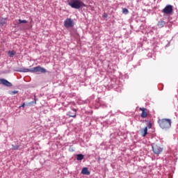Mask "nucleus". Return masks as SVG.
I'll list each match as a JSON object with an SVG mask.
<instances>
[{
    "label": "nucleus",
    "mask_w": 178,
    "mask_h": 178,
    "mask_svg": "<svg viewBox=\"0 0 178 178\" xmlns=\"http://www.w3.org/2000/svg\"><path fill=\"white\" fill-rule=\"evenodd\" d=\"M140 133L143 136V137H145L147 134H148V127H145L144 129H142L140 130Z\"/></svg>",
    "instance_id": "nucleus-10"
},
{
    "label": "nucleus",
    "mask_w": 178,
    "mask_h": 178,
    "mask_svg": "<svg viewBox=\"0 0 178 178\" xmlns=\"http://www.w3.org/2000/svg\"><path fill=\"white\" fill-rule=\"evenodd\" d=\"M24 106H26V104H23L21 106H20V108H24Z\"/></svg>",
    "instance_id": "nucleus-20"
},
{
    "label": "nucleus",
    "mask_w": 178,
    "mask_h": 178,
    "mask_svg": "<svg viewBox=\"0 0 178 178\" xmlns=\"http://www.w3.org/2000/svg\"><path fill=\"white\" fill-rule=\"evenodd\" d=\"M17 72H21L22 73H34L40 72V73H47V70L41 66H37L31 69L29 68H20Z\"/></svg>",
    "instance_id": "nucleus-1"
},
{
    "label": "nucleus",
    "mask_w": 178,
    "mask_h": 178,
    "mask_svg": "<svg viewBox=\"0 0 178 178\" xmlns=\"http://www.w3.org/2000/svg\"><path fill=\"white\" fill-rule=\"evenodd\" d=\"M18 22H19V24L27 23V20H26V19H23V20H22V19H19L18 20Z\"/></svg>",
    "instance_id": "nucleus-16"
},
{
    "label": "nucleus",
    "mask_w": 178,
    "mask_h": 178,
    "mask_svg": "<svg viewBox=\"0 0 178 178\" xmlns=\"http://www.w3.org/2000/svg\"><path fill=\"white\" fill-rule=\"evenodd\" d=\"M122 13H124V15H127L129 13V10L127 8H123Z\"/></svg>",
    "instance_id": "nucleus-17"
},
{
    "label": "nucleus",
    "mask_w": 178,
    "mask_h": 178,
    "mask_svg": "<svg viewBox=\"0 0 178 178\" xmlns=\"http://www.w3.org/2000/svg\"><path fill=\"white\" fill-rule=\"evenodd\" d=\"M0 84H3L6 87H12V83L5 79H0Z\"/></svg>",
    "instance_id": "nucleus-7"
},
{
    "label": "nucleus",
    "mask_w": 178,
    "mask_h": 178,
    "mask_svg": "<svg viewBox=\"0 0 178 178\" xmlns=\"http://www.w3.org/2000/svg\"><path fill=\"white\" fill-rule=\"evenodd\" d=\"M35 97V104H37V100L35 99V96H34Z\"/></svg>",
    "instance_id": "nucleus-23"
},
{
    "label": "nucleus",
    "mask_w": 178,
    "mask_h": 178,
    "mask_svg": "<svg viewBox=\"0 0 178 178\" xmlns=\"http://www.w3.org/2000/svg\"><path fill=\"white\" fill-rule=\"evenodd\" d=\"M104 17H108V15H107V14H105V15H104Z\"/></svg>",
    "instance_id": "nucleus-22"
},
{
    "label": "nucleus",
    "mask_w": 178,
    "mask_h": 178,
    "mask_svg": "<svg viewBox=\"0 0 178 178\" xmlns=\"http://www.w3.org/2000/svg\"><path fill=\"white\" fill-rule=\"evenodd\" d=\"M158 124L163 130H168L172 127V120L168 118H163L158 120Z\"/></svg>",
    "instance_id": "nucleus-2"
},
{
    "label": "nucleus",
    "mask_w": 178,
    "mask_h": 178,
    "mask_svg": "<svg viewBox=\"0 0 178 178\" xmlns=\"http://www.w3.org/2000/svg\"><path fill=\"white\" fill-rule=\"evenodd\" d=\"M17 92H19V91H17V90H14V91H12V92H10V94H11V95H15V94H17Z\"/></svg>",
    "instance_id": "nucleus-18"
},
{
    "label": "nucleus",
    "mask_w": 178,
    "mask_h": 178,
    "mask_svg": "<svg viewBox=\"0 0 178 178\" xmlns=\"http://www.w3.org/2000/svg\"><path fill=\"white\" fill-rule=\"evenodd\" d=\"M7 22H8V19L6 18L0 17V26H3L4 24H6Z\"/></svg>",
    "instance_id": "nucleus-12"
},
{
    "label": "nucleus",
    "mask_w": 178,
    "mask_h": 178,
    "mask_svg": "<svg viewBox=\"0 0 178 178\" xmlns=\"http://www.w3.org/2000/svg\"><path fill=\"white\" fill-rule=\"evenodd\" d=\"M152 150H153V152H154L156 155L162 152V148L158 145H154V146H152Z\"/></svg>",
    "instance_id": "nucleus-6"
},
{
    "label": "nucleus",
    "mask_w": 178,
    "mask_h": 178,
    "mask_svg": "<svg viewBox=\"0 0 178 178\" xmlns=\"http://www.w3.org/2000/svg\"><path fill=\"white\" fill-rule=\"evenodd\" d=\"M147 127H148V129H151V123H149Z\"/></svg>",
    "instance_id": "nucleus-21"
},
{
    "label": "nucleus",
    "mask_w": 178,
    "mask_h": 178,
    "mask_svg": "<svg viewBox=\"0 0 178 178\" xmlns=\"http://www.w3.org/2000/svg\"><path fill=\"white\" fill-rule=\"evenodd\" d=\"M8 54L9 55V56L13 57V56H15V55H16V51H9L8 52Z\"/></svg>",
    "instance_id": "nucleus-15"
},
{
    "label": "nucleus",
    "mask_w": 178,
    "mask_h": 178,
    "mask_svg": "<svg viewBox=\"0 0 178 178\" xmlns=\"http://www.w3.org/2000/svg\"><path fill=\"white\" fill-rule=\"evenodd\" d=\"M13 149H19V146L13 145Z\"/></svg>",
    "instance_id": "nucleus-19"
},
{
    "label": "nucleus",
    "mask_w": 178,
    "mask_h": 178,
    "mask_svg": "<svg viewBox=\"0 0 178 178\" xmlns=\"http://www.w3.org/2000/svg\"><path fill=\"white\" fill-rule=\"evenodd\" d=\"M74 111V113H72V112H68L67 113V116H69L70 118H76V116L77 115V110H76V108H73Z\"/></svg>",
    "instance_id": "nucleus-9"
},
{
    "label": "nucleus",
    "mask_w": 178,
    "mask_h": 178,
    "mask_svg": "<svg viewBox=\"0 0 178 178\" xmlns=\"http://www.w3.org/2000/svg\"><path fill=\"white\" fill-rule=\"evenodd\" d=\"M68 5L73 9H80V8L86 6V4L81 0H69Z\"/></svg>",
    "instance_id": "nucleus-3"
},
{
    "label": "nucleus",
    "mask_w": 178,
    "mask_h": 178,
    "mask_svg": "<svg viewBox=\"0 0 178 178\" xmlns=\"http://www.w3.org/2000/svg\"><path fill=\"white\" fill-rule=\"evenodd\" d=\"M81 173H82V175H86L87 176H89L90 172V171H88V168H83L81 170Z\"/></svg>",
    "instance_id": "nucleus-11"
},
{
    "label": "nucleus",
    "mask_w": 178,
    "mask_h": 178,
    "mask_svg": "<svg viewBox=\"0 0 178 178\" xmlns=\"http://www.w3.org/2000/svg\"><path fill=\"white\" fill-rule=\"evenodd\" d=\"M162 13L165 15H172V13H173V6L167 5L164 9L162 10Z\"/></svg>",
    "instance_id": "nucleus-5"
},
{
    "label": "nucleus",
    "mask_w": 178,
    "mask_h": 178,
    "mask_svg": "<svg viewBox=\"0 0 178 178\" xmlns=\"http://www.w3.org/2000/svg\"><path fill=\"white\" fill-rule=\"evenodd\" d=\"M74 26V21L72 18H67L64 22V27L66 29H70Z\"/></svg>",
    "instance_id": "nucleus-4"
},
{
    "label": "nucleus",
    "mask_w": 178,
    "mask_h": 178,
    "mask_svg": "<svg viewBox=\"0 0 178 178\" xmlns=\"http://www.w3.org/2000/svg\"><path fill=\"white\" fill-rule=\"evenodd\" d=\"M165 24V23L164 21H160V22H159L157 26H158V27H159L160 29H162V27H164Z\"/></svg>",
    "instance_id": "nucleus-13"
},
{
    "label": "nucleus",
    "mask_w": 178,
    "mask_h": 178,
    "mask_svg": "<svg viewBox=\"0 0 178 178\" xmlns=\"http://www.w3.org/2000/svg\"><path fill=\"white\" fill-rule=\"evenodd\" d=\"M139 109L142 111V113L140 114L141 118H145L148 116V109L141 107Z\"/></svg>",
    "instance_id": "nucleus-8"
},
{
    "label": "nucleus",
    "mask_w": 178,
    "mask_h": 178,
    "mask_svg": "<svg viewBox=\"0 0 178 178\" xmlns=\"http://www.w3.org/2000/svg\"><path fill=\"white\" fill-rule=\"evenodd\" d=\"M76 159L77 161H83V159H84V155L81 154H77Z\"/></svg>",
    "instance_id": "nucleus-14"
}]
</instances>
